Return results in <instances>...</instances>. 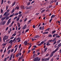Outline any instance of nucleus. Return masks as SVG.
Listing matches in <instances>:
<instances>
[{
	"instance_id": "obj_1",
	"label": "nucleus",
	"mask_w": 61,
	"mask_h": 61,
	"mask_svg": "<svg viewBox=\"0 0 61 61\" xmlns=\"http://www.w3.org/2000/svg\"><path fill=\"white\" fill-rule=\"evenodd\" d=\"M41 59L40 58H39V57H35L34 59H33L34 61H39Z\"/></svg>"
},
{
	"instance_id": "obj_2",
	"label": "nucleus",
	"mask_w": 61,
	"mask_h": 61,
	"mask_svg": "<svg viewBox=\"0 0 61 61\" xmlns=\"http://www.w3.org/2000/svg\"><path fill=\"white\" fill-rule=\"evenodd\" d=\"M49 59H50V57H48L47 58H45L44 59L42 58V61H47V60H48L49 61Z\"/></svg>"
},
{
	"instance_id": "obj_3",
	"label": "nucleus",
	"mask_w": 61,
	"mask_h": 61,
	"mask_svg": "<svg viewBox=\"0 0 61 61\" xmlns=\"http://www.w3.org/2000/svg\"><path fill=\"white\" fill-rule=\"evenodd\" d=\"M5 23H6V21L5 20L3 22V21H1L0 22V25H4L5 24Z\"/></svg>"
},
{
	"instance_id": "obj_4",
	"label": "nucleus",
	"mask_w": 61,
	"mask_h": 61,
	"mask_svg": "<svg viewBox=\"0 0 61 61\" xmlns=\"http://www.w3.org/2000/svg\"><path fill=\"white\" fill-rule=\"evenodd\" d=\"M11 18H10L9 19V20H8V21L6 25H8L10 23H11Z\"/></svg>"
},
{
	"instance_id": "obj_5",
	"label": "nucleus",
	"mask_w": 61,
	"mask_h": 61,
	"mask_svg": "<svg viewBox=\"0 0 61 61\" xmlns=\"http://www.w3.org/2000/svg\"><path fill=\"white\" fill-rule=\"evenodd\" d=\"M59 48V47H57L54 51H53L52 52L53 53H55V52H56L58 50V49Z\"/></svg>"
},
{
	"instance_id": "obj_6",
	"label": "nucleus",
	"mask_w": 61,
	"mask_h": 61,
	"mask_svg": "<svg viewBox=\"0 0 61 61\" xmlns=\"http://www.w3.org/2000/svg\"><path fill=\"white\" fill-rule=\"evenodd\" d=\"M27 43L28 42L26 41H25L23 44L25 45L26 46V45H28Z\"/></svg>"
},
{
	"instance_id": "obj_7",
	"label": "nucleus",
	"mask_w": 61,
	"mask_h": 61,
	"mask_svg": "<svg viewBox=\"0 0 61 61\" xmlns=\"http://www.w3.org/2000/svg\"><path fill=\"white\" fill-rule=\"evenodd\" d=\"M27 27V25H26V24H25L23 27L22 28V29L23 30H24V29H25L26 28V27Z\"/></svg>"
},
{
	"instance_id": "obj_8",
	"label": "nucleus",
	"mask_w": 61,
	"mask_h": 61,
	"mask_svg": "<svg viewBox=\"0 0 61 61\" xmlns=\"http://www.w3.org/2000/svg\"><path fill=\"white\" fill-rule=\"evenodd\" d=\"M4 38L5 40H6V39L8 38V36H6V35H5L4 36Z\"/></svg>"
},
{
	"instance_id": "obj_9",
	"label": "nucleus",
	"mask_w": 61,
	"mask_h": 61,
	"mask_svg": "<svg viewBox=\"0 0 61 61\" xmlns=\"http://www.w3.org/2000/svg\"><path fill=\"white\" fill-rule=\"evenodd\" d=\"M54 54V53H53V52H51V54L50 55V57H51L52 56H53V54Z\"/></svg>"
},
{
	"instance_id": "obj_10",
	"label": "nucleus",
	"mask_w": 61,
	"mask_h": 61,
	"mask_svg": "<svg viewBox=\"0 0 61 61\" xmlns=\"http://www.w3.org/2000/svg\"><path fill=\"white\" fill-rule=\"evenodd\" d=\"M20 8L21 9H22L24 10L25 9V7L24 5H22L21 6Z\"/></svg>"
},
{
	"instance_id": "obj_11",
	"label": "nucleus",
	"mask_w": 61,
	"mask_h": 61,
	"mask_svg": "<svg viewBox=\"0 0 61 61\" xmlns=\"http://www.w3.org/2000/svg\"><path fill=\"white\" fill-rule=\"evenodd\" d=\"M40 37V36L39 35H36L34 37L35 38H38V37Z\"/></svg>"
},
{
	"instance_id": "obj_12",
	"label": "nucleus",
	"mask_w": 61,
	"mask_h": 61,
	"mask_svg": "<svg viewBox=\"0 0 61 61\" xmlns=\"http://www.w3.org/2000/svg\"><path fill=\"white\" fill-rule=\"evenodd\" d=\"M16 9H17V10H18L19 9V7L17 6H16L15 8V10H16Z\"/></svg>"
},
{
	"instance_id": "obj_13",
	"label": "nucleus",
	"mask_w": 61,
	"mask_h": 61,
	"mask_svg": "<svg viewBox=\"0 0 61 61\" xmlns=\"http://www.w3.org/2000/svg\"><path fill=\"white\" fill-rule=\"evenodd\" d=\"M6 18V17H2L1 19V21H4V20L5 19V18Z\"/></svg>"
},
{
	"instance_id": "obj_14",
	"label": "nucleus",
	"mask_w": 61,
	"mask_h": 61,
	"mask_svg": "<svg viewBox=\"0 0 61 61\" xmlns=\"http://www.w3.org/2000/svg\"><path fill=\"white\" fill-rule=\"evenodd\" d=\"M12 43H13V41L12 40H11L9 42V44L10 43V44H12Z\"/></svg>"
},
{
	"instance_id": "obj_15",
	"label": "nucleus",
	"mask_w": 61,
	"mask_h": 61,
	"mask_svg": "<svg viewBox=\"0 0 61 61\" xmlns=\"http://www.w3.org/2000/svg\"><path fill=\"white\" fill-rule=\"evenodd\" d=\"M58 35V34H55L53 35V37H54L55 36H57Z\"/></svg>"
},
{
	"instance_id": "obj_16",
	"label": "nucleus",
	"mask_w": 61,
	"mask_h": 61,
	"mask_svg": "<svg viewBox=\"0 0 61 61\" xmlns=\"http://www.w3.org/2000/svg\"><path fill=\"white\" fill-rule=\"evenodd\" d=\"M16 3V2H15V1L12 4V6H14V5H15V4Z\"/></svg>"
},
{
	"instance_id": "obj_17",
	"label": "nucleus",
	"mask_w": 61,
	"mask_h": 61,
	"mask_svg": "<svg viewBox=\"0 0 61 61\" xmlns=\"http://www.w3.org/2000/svg\"><path fill=\"white\" fill-rule=\"evenodd\" d=\"M55 17V15H53L52 16H51V19H52L53 18V17Z\"/></svg>"
},
{
	"instance_id": "obj_18",
	"label": "nucleus",
	"mask_w": 61,
	"mask_h": 61,
	"mask_svg": "<svg viewBox=\"0 0 61 61\" xmlns=\"http://www.w3.org/2000/svg\"><path fill=\"white\" fill-rule=\"evenodd\" d=\"M10 31H8V33L9 34H10V32H11V31H12V29L11 28H10Z\"/></svg>"
},
{
	"instance_id": "obj_19",
	"label": "nucleus",
	"mask_w": 61,
	"mask_h": 61,
	"mask_svg": "<svg viewBox=\"0 0 61 61\" xmlns=\"http://www.w3.org/2000/svg\"><path fill=\"white\" fill-rule=\"evenodd\" d=\"M14 11H15V8H14L12 10V11H11V14H12V13H13V12H14Z\"/></svg>"
},
{
	"instance_id": "obj_20",
	"label": "nucleus",
	"mask_w": 61,
	"mask_h": 61,
	"mask_svg": "<svg viewBox=\"0 0 61 61\" xmlns=\"http://www.w3.org/2000/svg\"><path fill=\"white\" fill-rule=\"evenodd\" d=\"M31 44H32L31 43H30V46L29 47V48H28L29 49H30V48H31V46H32V45H31Z\"/></svg>"
},
{
	"instance_id": "obj_21",
	"label": "nucleus",
	"mask_w": 61,
	"mask_h": 61,
	"mask_svg": "<svg viewBox=\"0 0 61 61\" xmlns=\"http://www.w3.org/2000/svg\"><path fill=\"white\" fill-rule=\"evenodd\" d=\"M58 46H59V47H59H59H60L61 46V43L59 44L58 45Z\"/></svg>"
},
{
	"instance_id": "obj_22",
	"label": "nucleus",
	"mask_w": 61,
	"mask_h": 61,
	"mask_svg": "<svg viewBox=\"0 0 61 61\" xmlns=\"http://www.w3.org/2000/svg\"><path fill=\"white\" fill-rule=\"evenodd\" d=\"M29 29H28L26 30L25 31V32H26V33L28 31H29Z\"/></svg>"
},
{
	"instance_id": "obj_23",
	"label": "nucleus",
	"mask_w": 61,
	"mask_h": 61,
	"mask_svg": "<svg viewBox=\"0 0 61 61\" xmlns=\"http://www.w3.org/2000/svg\"><path fill=\"white\" fill-rule=\"evenodd\" d=\"M19 53H17V54L16 56V57H18L19 56Z\"/></svg>"
},
{
	"instance_id": "obj_24",
	"label": "nucleus",
	"mask_w": 61,
	"mask_h": 61,
	"mask_svg": "<svg viewBox=\"0 0 61 61\" xmlns=\"http://www.w3.org/2000/svg\"><path fill=\"white\" fill-rule=\"evenodd\" d=\"M45 11H46L45 10H43L41 11V13H44V12Z\"/></svg>"
},
{
	"instance_id": "obj_25",
	"label": "nucleus",
	"mask_w": 61,
	"mask_h": 61,
	"mask_svg": "<svg viewBox=\"0 0 61 61\" xmlns=\"http://www.w3.org/2000/svg\"><path fill=\"white\" fill-rule=\"evenodd\" d=\"M49 35V36H48V37H52V35H51V34H50Z\"/></svg>"
},
{
	"instance_id": "obj_26",
	"label": "nucleus",
	"mask_w": 61,
	"mask_h": 61,
	"mask_svg": "<svg viewBox=\"0 0 61 61\" xmlns=\"http://www.w3.org/2000/svg\"><path fill=\"white\" fill-rule=\"evenodd\" d=\"M25 8L27 10L29 9V7H28L27 6L25 7Z\"/></svg>"
},
{
	"instance_id": "obj_27",
	"label": "nucleus",
	"mask_w": 61,
	"mask_h": 61,
	"mask_svg": "<svg viewBox=\"0 0 61 61\" xmlns=\"http://www.w3.org/2000/svg\"><path fill=\"white\" fill-rule=\"evenodd\" d=\"M45 27L44 26H43L42 27V28H41V30H42V31H43L44 30V27Z\"/></svg>"
},
{
	"instance_id": "obj_28",
	"label": "nucleus",
	"mask_w": 61,
	"mask_h": 61,
	"mask_svg": "<svg viewBox=\"0 0 61 61\" xmlns=\"http://www.w3.org/2000/svg\"><path fill=\"white\" fill-rule=\"evenodd\" d=\"M13 15H14V13H13L12 14V15H10V17H12V16H13Z\"/></svg>"
},
{
	"instance_id": "obj_29",
	"label": "nucleus",
	"mask_w": 61,
	"mask_h": 61,
	"mask_svg": "<svg viewBox=\"0 0 61 61\" xmlns=\"http://www.w3.org/2000/svg\"><path fill=\"white\" fill-rule=\"evenodd\" d=\"M47 47H46L44 50V52H46V50H47Z\"/></svg>"
},
{
	"instance_id": "obj_30",
	"label": "nucleus",
	"mask_w": 61,
	"mask_h": 61,
	"mask_svg": "<svg viewBox=\"0 0 61 61\" xmlns=\"http://www.w3.org/2000/svg\"><path fill=\"white\" fill-rule=\"evenodd\" d=\"M56 32V30H53V31L52 32V34H54V33H55V32Z\"/></svg>"
},
{
	"instance_id": "obj_31",
	"label": "nucleus",
	"mask_w": 61,
	"mask_h": 61,
	"mask_svg": "<svg viewBox=\"0 0 61 61\" xmlns=\"http://www.w3.org/2000/svg\"><path fill=\"white\" fill-rule=\"evenodd\" d=\"M18 15V13H15L14 15V16H16V15Z\"/></svg>"
},
{
	"instance_id": "obj_32",
	"label": "nucleus",
	"mask_w": 61,
	"mask_h": 61,
	"mask_svg": "<svg viewBox=\"0 0 61 61\" xmlns=\"http://www.w3.org/2000/svg\"><path fill=\"white\" fill-rule=\"evenodd\" d=\"M1 5H2L4 3V0H1Z\"/></svg>"
},
{
	"instance_id": "obj_33",
	"label": "nucleus",
	"mask_w": 61,
	"mask_h": 61,
	"mask_svg": "<svg viewBox=\"0 0 61 61\" xmlns=\"http://www.w3.org/2000/svg\"><path fill=\"white\" fill-rule=\"evenodd\" d=\"M51 45V44L46 43V45L47 46H50V45Z\"/></svg>"
},
{
	"instance_id": "obj_34",
	"label": "nucleus",
	"mask_w": 61,
	"mask_h": 61,
	"mask_svg": "<svg viewBox=\"0 0 61 61\" xmlns=\"http://www.w3.org/2000/svg\"><path fill=\"white\" fill-rule=\"evenodd\" d=\"M7 13V12H5L4 14L3 15L6 16V14Z\"/></svg>"
},
{
	"instance_id": "obj_35",
	"label": "nucleus",
	"mask_w": 61,
	"mask_h": 61,
	"mask_svg": "<svg viewBox=\"0 0 61 61\" xmlns=\"http://www.w3.org/2000/svg\"><path fill=\"white\" fill-rule=\"evenodd\" d=\"M10 51H11V50H10L8 51V54H10Z\"/></svg>"
},
{
	"instance_id": "obj_36",
	"label": "nucleus",
	"mask_w": 61,
	"mask_h": 61,
	"mask_svg": "<svg viewBox=\"0 0 61 61\" xmlns=\"http://www.w3.org/2000/svg\"><path fill=\"white\" fill-rule=\"evenodd\" d=\"M6 43H3L2 44V46H6Z\"/></svg>"
},
{
	"instance_id": "obj_37",
	"label": "nucleus",
	"mask_w": 61,
	"mask_h": 61,
	"mask_svg": "<svg viewBox=\"0 0 61 61\" xmlns=\"http://www.w3.org/2000/svg\"><path fill=\"white\" fill-rule=\"evenodd\" d=\"M49 55V54L48 53H47L46 55V56H48Z\"/></svg>"
},
{
	"instance_id": "obj_38",
	"label": "nucleus",
	"mask_w": 61,
	"mask_h": 61,
	"mask_svg": "<svg viewBox=\"0 0 61 61\" xmlns=\"http://www.w3.org/2000/svg\"><path fill=\"white\" fill-rule=\"evenodd\" d=\"M60 37V36H59V35H57V36H56V37L57 38H59V37Z\"/></svg>"
},
{
	"instance_id": "obj_39",
	"label": "nucleus",
	"mask_w": 61,
	"mask_h": 61,
	"mask_svg": "<svg viewBox=\"0 0 61 61\" xmlns=\"http://www.w3.org/2000/svg\"><path fill=\"white\" fill-rule=\"evenodd\" d=\"M18 45H16V46H15V47H17L16 48H17V47H18Z\"/></svg>"
},
{
	"instance_id": "obj_40",
	"label": "nucleus",
	"mask_w": 61,
	"mask_h": 61,
	"mask_svg": "<svg viewBox=\"0 0 61 61\" xmlns=\"http://www.w3.org/2000/svg\"><path fill=\"white\" fill-rule=\"evenodd\" d=\"M60 40H59L57 42V43H58V44H59V43H60Z\"/></svg>"
},
{
	"instance_id": "obj_41",
	"label": "nucleus",
	"mask_w": 61,
	"mask_h": 61,
	"mask_svg": "<svg viewBox=\"0 0 61 61\" xmlns=\"http://www.w3.org/2000/svg\"><path fill=\"white\" fill-rule=\"evenodd\" d=\"M18 25V26L19 27H20V23H17Z\"/></svg>"
},
{
	"instance_id": "obj_42",
	"label": "nucleus",
	"mask_w": 61,
	"mask_h": 61,
	"mask_svg": "<svg viewBox=\"0 0 61 61\" xmlns=\"http://www.w3.org/2000/svg\"><path fill=\"white\" fill-rule=\"evenodd\" d=\"M15 35H16V33H15L14 34H13L12 35V36H15Z\"/></svg>"
},
{
	"instance_id": "obj_43",
	"label": "nucleus",
	"mask_w": 61,
	"mask_h": 61,
	"mask_svg": "<svg viewBox=\"0 0 61 61\" xmlns=\"http://www.w3.org/2000/svg\"><path fill=\"white\" fill-rule=\"evenodd\" d=\"M30 2H29L28 3V4H27V6H28V5H30Z\"/></svg>"
},
{
	"instance_id": "obj_44",
	"label": "nucleus",
	"mask_w": 61,
	"mask_h": 61,
	"mask_svg": "<svg viewBox=\"0 0 61 61\" xmlns=\"http://www.w3.org/2000/svg\"><path fill=\"white\" fill-rule=\"evenodd\" d=\"M19 20V17H18L16 19V21H18Z\"/></svg>"
},
{
	"instance_id": "obj_45",
	"label": "nucleus",
	"mask_w": 61,
	"mask_h": 61,
	"mask_svg": "<svg viewBox=\"0 0 61 61\" xmlns=\"http://www.w3.org/2000/svg\"><path fill=\"white\" fill-rule=\"evenodd\" d=\"M10 15V13H8L6 15V16H8V15Z\"/></svg>"
},
{
	"instance_id": "obj_46",
	"label": "nucleus",
	"mask_w": 61,
	"mask_h": 61,
	"mask_svg": "<svg viewBox=\"0 0 61 61\" xmlns=\"http://www.w3.org/2000/svg\"><path fill=\"white\" fill-rule=\"evenodd\" d=\"M32 7V6H30L29 7V9H31V8Z\"/></svg>"
},
{
	"instance_id": "obj_47",
	"label": "nucleus",
	"mask_w": 61,
	"mask_h": 61,
	"mask_svg": "<svg viewBox=\"0 0 61 61\" xmlns=\"http://www.w3.org/2000/svg\"><path fill=\"white\" fill-rule=\"evenodd\" d=\"M42 45V44H41V43L40 44H38L37 45V46H41Z\"/></svg>"
},
{
	"instance_id": "obj_48",
	"label": "nucleus",
	"mask_w": 61,
	"mask_h": 61,
	"mask_svg": "<svg viewBox=\"0 0 61 61\" xmlns=\"http://www.w3.org/2000/svg\"><path fill=\"white\" fill-rule=\"evenodd\" d=\"M17 16H16L14 18V20H15V19H17Z\"/></svg>"
},
{
	"instance_id": "obj_49",
	"label": "nucleus",
	"mask_w": 61,
	"mask_h": 61,
	"mask_svg": "<svg viewBox=\"0 0 61 61\" xmlns=\"http://www.w3.org/2000/svg\"><path fill=\"white\" fill-rule=\"evenodd\" d=\"M44 41H42L41 43V45H42V44H44Z\"/></svg>"
},
{
	"instance_id": "obj_50",
	"label": "nucleus",
	"mask_w": 61,
	"mask_h": 61,
	"mask_svg": "<svg viewBox=\"0 0 61 61\" xmlns=\"http://www.w3.org/2000/svg\"><path fill=\"white\" fill-rule=\"evenodd\" d=\"M22 15L21 14L20 15H19V18L20 17H21V16H22Z\"/></svg>"
},
{
	"instance_id": "obj_51",
	"label": "nucleus",
	"mask_w": 61,
	"mask_h": 61,
	"mask_svg": "<svg viewBox=\"0 0 61 61\" xmlns=\"http://www.w3.org/2000/svg\"><path fill=\"white\" fill-rule=\"evenodd\" d=\"M31 52V50H29L28 51V52H27V53H30Z\"/></svg>"
},
{
	"instance_id": "obj_52",
	"label": "nucleus",
	"mask_w": 61,
	"mask_h": 61,
	"mask_svg": "<svg viewBox=\"0 0 61 61\" xmlns=\"http://www.w3.org/2000/svg\"><path fill=\"white\" fill-rule=\"evenodd\" d=\"M40 26H41V24L40 23L39 24V25L37 27V28H39V27Z\"/></svg>"
},
{
	"instance_id": "obj_53",
	"label": "nucleus",
	"mask_w": 61,
	"mask_h": 61,
	"mask_svg": "<svg viewBox=\"0 0 61 61\" xmlns=\"http://www.w3.org/2000/svg\"><path fill=\"white\" fill-rule=\"evenodd\" d=\"M8 6H7L6 8V10H7L8 9Z\"/></svg>"
},
{
	"instance_id": "obj_54",
	"label": "nucleus",
	"mask_w": 61,
	"mask_h": 61,
	"mask_svg": "<svg viewBox=\"0 0 61 61\" xmlns=\"http://www.w3.org/2000/svg\"><path fill=\"white\" fill-rule=\"evenodd\" d=\"M22 47H21V49H20V50L19 51V52H21V50H22Z\"/></svg>"
},
{
	"instance_id": "obj_55",
	"label": "nucleus",
	"mask_w": 61,
	"mask_h": 61,
	"mask_svg": "<svg viewBox=\"0 0 61 61\" xmlns=\"http://www.w3.org/2000/svg\"><path fill=\"white\" fill-rule=\"evenodd\" d=\"M27 20V18H25V19L24 20V22H25V21H26V20Z\"/></svg>"
},
{
	"instance_id": "obj_56",
	"label": "nucleus",
	"mask_w": 61,
	"mask_h": 61,
	"mask_svg": "<svg viewBox=\"0 0 61 61\" xmlns=\"http://www.w3.org/2000/svg\"><path fill=\"white\" fill-rule=\"evenodd\" d=\"M1 13H3V10H1Z\"/></svg>"
},
{
	"instance_id": "obj_57",
	"label": "nucleus",
	"mask_w": 61,
	"mask_h": 61,
	"mask_svg": "<svg viewBox=\"0 0 61 61\" xmlns=\"http://www.w3.org/2000/svg\"><path fill=\"white\" fill-rule=\"evenodd\" d=\"M0 42H2V38L1 36H0Z\"/></svg>"
},
{
	"instance_id": "obj_58",
	"label": "nucleus",
	"mask_w": 61,
	"mask_h": 61,
	"mask_svg": "<svg viewBox=\"0 0 61 61\" xmlns=\"http://www.w3.org/2000/svg\"><path fill=\"white\" fill-rule=\"evenodd\" d=\"M21 13H22V11H19V15H20V14H21Z\"/></svg>"
},
{
	"instance_id": "obj_59",
	"label": "nucleus",
	"mask_w": 61,
	"mask_h": 61,
	"mask_svg": "<svg viewBox=\"0 0 61 61\" xmlns=\"http://www.w3.org/2000/svg\"><path fill=\"white\" fill-rule=\"evenodd\" d=\"M35 49H36V48H33L32 49H31V50H32V51H33V50H35Z\"/></svg>"
},
{
	"instance_id": "obj_60",
	"label": "nucleus",
	"mask_w": 61,
	"mask_h": 61,
	"mask_svg": "<svg viewBox=\"0 0 61 61\" xmlns=\"http://www.w3.org/2000/svg\"><path fill=\"white\" fill-rule=\"evenodd\" d=\"M3 61H6V58H5V59Z\"/></svg>"
},
{
	"instance_id": "obj_61",
	"label": "nucleus",
	"mask_w": 61,
	"mask_h": 61,
	"mask_svg": "<svg viewBox=\"0 0 61 61\" xmlns=\"http://www.w3.org/2000/svg\"><path fill=\"white\" fill-rule=\"evenodd\" d=\"M9 18V16L7 17L6 18V20H8V19Z\"/></svg>"
},
{
	"instance_id": "obj_62",
	"label": "nucleus",
	"mask_w": 61,
	"mask_h": 61,
	"mask_svg": "<svg viewBox=\"0 0 61 61\" xmlns=\"http://www.w3.org/2000/svg\"><path fill=\"white\" fill-rule=\"evenodd\" d=\"M35 1L33 0V1L31 3V4H32L34 3Z\"/></svg>"
},
{
	"instance_id": "obj_63",
	"label": "nucleus",
	"mask_w": 61,
	"mask_h": 61,
	"mask_svg": "<svg viewBox=\"0 0 61 61\" xmlns=\"http://www.w3.org/2000/svg\"><path fill=\"white\" fill-rule=\"evenodd\" d=\"M11 52H13L14 51V49H12L11 51Z\"/></svg>"
},
{
	"instance_id": "obj_64",
	"label": "nucleus",
	"mask_w": 61,
	"mask_h": 61,
	"mask_svg": "<svg viewBox=\"0 0 61 61\" xmlns=\"http://www.w3.org/2000/svg\"><path fill=\"white\" fill-rule=\"evenodd\" d=\"M19 21L20 22H22V19H20V20Z\"/></svg>"
}]
</instances>
